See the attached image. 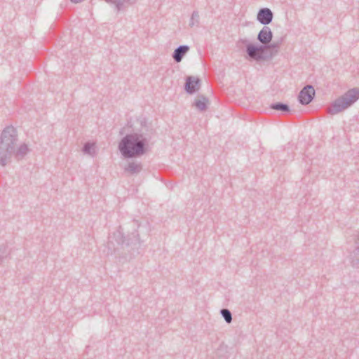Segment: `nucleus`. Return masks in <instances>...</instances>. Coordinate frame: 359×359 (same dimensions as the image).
<instances>
[{
    "label": "nucleus",
    "instance_id": "f257e3e1",
    "mask_svg": "<svg viewBox=\"0 0 359 359\" xmlns=\"http://www.w3.org/2000/svg\"><path fill=\"white\" fill-rule=\"evenodd\" d=\"M151 137L142 130L126 135L118 142V149L124 158H137L149 149Z\"/></svg>",
    "mask_w": 359,
    "mask_h": 359
},
{
    "label": "nucleus",
    "instance_id": "f03ea898",
    "mask_svg": "<svg viewBox=\"0 0 359 359\" xmlns=\"http://www.w3.org/2000/svg\"><path fill=\"white\" fill-rule=\"evenodd\" d=\"M130 248L133 251H137L141 246V241L136 229L125 236L123 229L119 226L111 235L109 236L107 243V255H113L118 250V246Z\"/></svg>",
    "mask_w": 359,
    "mask_h": 359
},
{
    "label": "nucleus",
    "instance_id": "7ed1b4c3",
    "mask_svg": "<svg viewBox=\"0 0 359 359\" xmlns=\"http://www.w3.org/2000/svg\"><path fill=\"white\" fill-rule=\"evenodd\" d=\"M18 141V132L13 126L6 127L0 135V165L6 166L15 153Z\"/></svg>",
    "mask_w": 359,
    "mask_h": 359
},
{
    "label": "nucleus",
    "instance_id": "20e7f679",
    "mask_svg": "<svg viewBox=\"0 0 359 359\" xmlns=\"http://www.w3.org/2000/svg\"><path fill=\"white\" fill-rule=\"evenodd\" d=\"M359 99V88L348 90L336 99L330 106L327 111L330 114H337L351 106Z\"/></svg>",
    "mask_w": 359,
    "mask_h": 359
},
{
    "label": "nucleus",
    "instance_id": "39448f33",
    "mask_svg": "<svg viewBox=\"0 0 359 359\" xmlns=\"http://www.w3.org/2000/svg\"><path fill=\"white\" fill-rule=\"evenodd\" d=\"M240 43L245 45L246 53L250 59L255 61L264 60V57L257 51V45L250 43L248 39H240L237 42L238 46H239Z\"/></svg>",
    "mask_w": 359,
    "mask_h": 359
},
{
    "label": "nucleus",
    "instance_id": "423d86ee",
    "mask_svg": "<svg viewBox=\"0 0 359 359\" xmlns=\"http://www.w3.org/2000/svg\"><path fill=\"white\" fill-rule=\"evenodd\" d=\"M315 90L313 86L306 85L299 93L298 100L302 105H307L311 102L315 96Z\"/></svg>",
    "mask_w": 359,
    "mask_h": 359
},
{
    "label": "nucleus",
    "instance_id": "0eeeda50",
    "mask_svg": "<svg viewBox=\"0 0 359 359\" xmlns=\"http://www.w3.org/2000/svg\"><path fill=\"white\" fill-rule=\"evenodd\" d=\"M201 88V79L193 76H188L185 79L184 90L189 95H193Z\"/></svg>",
    "mask_w": 359,
    "mask_h": 359
},
{
    "label": "nucleus",
    "instance_id": "6e6552de",
    "mask_svg": "<svg viewBox=\"0 0 359 359\" xmlns=\"http://www.w3.org/2000/svg\"><path fill=\"white\" fill-rule=\"evenodd\" d=\"M273 18V12L269 8H260L257 14V21L265 26L270 24L272 22Z\"/></svg>",
    "mask_w": 359,
    "mask_h": 359
},
{
    "label": "nucleus",
    "instance_id": "1a4fd4ad",
    "mask_svg": "<svg viewBox=\"0 0 359 359\" xmlns=\"http://www.w3.org/2000/svg\"><path fill=\"white\" fill-rule=\"evenodd\" d=\"M257 40L262 44L269 43L273 39V32L268 26H264L257 34Z\"/></svg>",
    "mask_w": 359,
    "mask_h": 359
},
{
    "label": "nucleus",
    "instance_id": "9d476101",
    "mask_svg": "<svg viewBox=\"0 0 359 359\" xmlns=\"http://www.w3.org/2000/svg\"><path fill=\"white\" fill-rule=\"evenodd\" d=\"M142 163L137 161L129 162L124 167V172L130 175H137L142 171Z\"/></svg>",
    "mask_w": 359,
    "mask_h": 359
},
{
    "label": "nucleus",
    "instance_id": "9b49d317",
    "mask_svg": "<svg viewBox=\"0 0 359 359\" xmlns=\"http://www.w3.org/2000/svg\"><path fill=\"white\" fill-rule=\"evenodd\" d=\"M189 49L190 48L187 45H181L176 48L172 54L174 61L180 62Z\"/></svg>",
    "mask_w": 359,
    "mask_h": 359
},
{
    "label": "nucleus",
    "instance_id": "f8f14e48",
    "mask_svg": "<svg viewBox=\"0 0 359 359\" xmlns=\"http://www.w3.org/2000/svg\"><path fill=\"white\" fill-rule=\"evenodd\" d=\"M108 4H114L117 11L124 9L126 6L133 4L136 0H104Z\"/></svg>",
    "mask_w": 359,
    "mask_h": 359
},
{
    "label": "nucleus",
    "instance_id": "ddd939ff",
    "mask_svg": "<svg viewBox=\"0 0 359 359\" xmlns=\"http://www.w3.org/2000/svg\"><path fill=\"white\" fill-rule=\"evenodd\" d=\"M29 151L28 145L25 143L20 144L18 148H15V153L13 155L17 160L22 159Z\"/></svg>",
    "mask_w": 359,
    "mask_h": 359
},
{
    "label": "nucleus",
    "instance_id": "4468645a",
    "mask_svg": "<svg viewBox=\"0 0 359 359\" xmlns=\"http://www.w3.org/2000/svg\"><path fill=\"white\" fill-rule=\"evenodd\" d=\"M257 49L259 53L264 57V60L271 59L273 56L272 50L268 49L267 44L257 45Z\"/></svg>",
    "mask_w": 359,
    "mask_h": 359
},
{
    "label": "nucleus",
    "instance_id": "2eb2a0df",
    "mask_svg": "<svg viewBox=\"0 0 359 359\" xmlns=\"http://www.w3.org/2000/svg\"><path fill=\"white\" fill-rule=\"evenodd\" d=\"M357 247L350 255L351 263L353 267H358L359 264V236L355 241Z\"/></svg>",
    "mask_w": 359,
    "mask_h": 359
},
{
    "label": "nucleus",
    "instance_id": "dca6fc26",
    "mask_svg": "<svg viewBox=\"0 0 359 359\" xmlns=\"http://www.w3.org/2000/svg\"><path fill=\"white\" fill-rule=\"evenodd\" d=\"M200 97V100H195L193 105L196 107V108L198 109L199 111H203L206 110L208 107L209 100L204 95H201Z\"/></svg>",
    "mask_w": 359,
    "mask_h": 359
},
{
    "label": "nucleus",
    "instance_id": "f3484780",
    "mask_svg": "<svg viewBox=\"0 0 359 359\" xmlns=\"http://www.w3.org/2000/svg\"><path fill=\"white\" fill-rule=\"evenodd\" d=\"M139 122L142 127L140 130L144 132L145 134H149V137H151L152 135L155 133V130L147 124V119L143 117L139 120Z\"/></svg>",
    "mask_w": 359,
    "mask_h": 359
},
{
    "label": "nucleus",
    "instance_id": "a211bd4d",
    "mask_svg": "<svg viewBox=\"0 0 359 359\" xmlns=\"http://www.w3.org/2000/svg\"><path fill=\"white\" fill-rule=\"evenodd\" d=\"M270 109L283 112H289L290 110L289 105L283 102L272 103L270 104Z\"/></svg>",
    "mask_w": 359,
    "mask_h": 359
},
{
    "label": "nucleus",
    "instance_id": "6ab92c4d",
    "mask_svg": "<svg viewBox=\"0 0 359 359\" xmlns=\"http://www.w3.org/2000/svg\"><path fill=\"white\" fill-rule=\"evenodd\" d=\"M82 151L84 154L94 156L95 155V144L90 142H86L83 144Z\"/></svg>",
    "mask_w": 359,
    "mask_h": 359
},
{
    "label": "nucleus",
    "instance_id": "aec40b11",
    "mask_svg": "<svg viewBox=\"0 0 359 359\" xmlns=\"http://www.w3.org/2000/svg\"><path fill=\"white\" fill-rule=\"evenodd\" d=\"M220 314L224 319L226 323H230L232 321V314L229 309H222L220 310Z\"/></svg>",
    "mask_w": 359,
    "mask_h": 359
},
{
    "label": "nucleus",
    "instance_id": "412c9836",
    "mask_svg": "<svg viewBox=\"0 0 359 359\" xmlns=\"http://www.w3.org/2000/svg\"><path fill=\"white\" fill-rule=\"evenodd\" d=\"M199 24V14L198 12L196 11H194L191 16V19L189 21V26L191 27H194V25H198Z\"/></svg>",
    "mask_w": 359,
    "mask_h": 359
},
{
    "label": "nucleus",
    "instance_id": "4be33fe9",
    "mask_svg": "<svg viewBox=\"0 0 359 359\" xmlns=\"http://www.w3.org/2000/svg\"><path fill=\"white\" fill-rule=\"evenodd\" d=\"M7 255H8V252H7L6 246L4 245H0V264L7 257Z\"/></svg>",
    "mask_w": 359,
    "mask_h": 359
},
{
    "label": "nucleus",
    "instance_id": "5701e85b",
    "mask_svg": "<svg viewBox=\"0 0 359 359\" xmlns=\"http://www.w3.org/2000/svg\"><path fill=\"white\" fill-rule=\"evenodd\" d=\"M279 46H280V43H270V44H267V48L268 49L271 50V49H276V53L278 52V48H279Z\"/></svg>",
    "mask_w": 359,
    "mask_h": 359
},
{
    "label": "nucleus",
    "instance_id": "b1692460",
    "mask_svg": "<svg viewBox=\"0 0 359 359\" xmlns=\"http://www.w3.org/2000/svg\"><path fill=\"white\" fill-rule=\"evenodd\" d=\"M133 223H134V226H136V227H140V224L138 223L137 221H135L134 220L133 221Z\"/></svg>",
    "mask_w": 359,
    "mask_h": 359
},
{
    "label": "nucleus",
    "instance_id": "393cba45",
    "mask_svg": "<svg viewBox=\"0 0 359 359\" xmlns=\"http://www.w3.org/2000/svg\"><path fill=\"white\" fill-rule=\"evenodd\" d=\"M83 1V0H71V1L74 3V4L80 3V2Z\"/></svg>",
    "mask_w": 359,
    "mask_h": 359
}]
</instances>
